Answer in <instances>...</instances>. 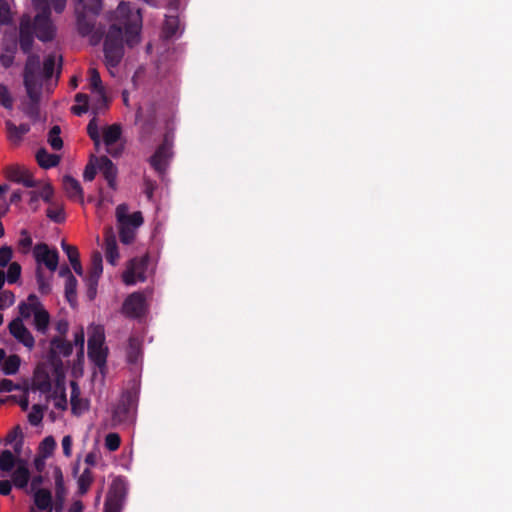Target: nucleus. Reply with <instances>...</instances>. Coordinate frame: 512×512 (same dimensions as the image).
I'll list each match as a JSON object with an SVG mask.
<instances>
[{"instance_id": "obj_1", "label": "nucleus", "mask_w": 512, "mask_h": 512, "mask_svg": "<svg viewBox=\"0 0 512 512\" xmlns=\"http://www.w3.org/2000/svg\"><path fill=\"white\" fill-rule=\"evenodd\" d=\"M115 19L119 25L110 26L104 41V54L108 66L115 67L121 61L124 55L123 37L125 29L126 43L133 46L139 42V31L141 28L142 17L140 10L133 11L125 3H119L115 10Z\"/></svg>"}, {"instance_id": "obj_2", "label": "nucleus", "mask_w": 512, "mask_h": 512, "mask_svg": "<svg viewBox=\"0 0 512 512\" xmlns=\"http://www.w3.org/2000/svg\"><path fill=\"white\" fill-rule=\"evenodd\" d=\"M24 85L30 103L23 108V111L32 119L39 115L38 101L41 94V76L39 74V56L30 54L24 67Z\"/></svg>"}, {"instance_id": "obj_3", "label": "nucleus", "mask_w": 512, "mask_h": 512, "mask_svg": "<svg viewBox=\"0 0 512 512\" xmlns=\"http://www.w3.org/2000/svg\"><path fill=\"white\" fill-rule=\"evenodd\" d=\"M126 204H120L116 208V219L119 227L120 240L124 244H130L135 238L136 229L143 224L141 212L129 214Z\"/></svg>"}, {"instance_id": "obj_4", "label": "nucleus", "mask_w": 512, "mask_h": 512, "mask_svg": "<svg viewBox=\"0 0 512 512\" xmlns=\"http://www.w3.org/2000/svg\"><path fill=\"white\" fill-rule=\"evenodd\" d=\"M32 3L39 11L33 23L31 22L32 30L40 41H51L55 35V26L50 18L51 13L47 0H32Z\"/></svg>"}, {"instance_id": "obj_5", "label": "nucleus", "mask_w": 512, "mask_h": 512, "mask_svg": "<svg viewBox=\"0 0 512 512\" xmlns=\"http://www.w3.org/2000/svg\"><path fill=\"white\" fill-rule=\"evenodd\" d=\"M104 330L101 326L90 328L88 338V357L97 365L102 367L106 363L107 349L104 347Z\"/></svg>"}, {"instance_id": "obj_6", "label": "nucleus", "mask_w": 512, "mask_h": 512, "mask_svg": "<svg viewBox=\"0 0 512 512\" xmlns=\"http://www.w3.org/2000/svg\"><path fill=\"white\" fill-rule=\"evenodd\" d=\"M127 493L126 481L121 478H115L109 488L106 501H105V512H121L123 503Z\"/></svg>"}, {"instance_id": "obj_7", "label": "nucleus", "mask_w": 512, "mask_h": 512, "mask_svg": "<svg viewBox=\"0 0 512 512\" xmlns=\"http://www.w3.org/2000/svg\"><path fill=\"white\" fill-rule=\"evenodd\" d=\"M148 262V254L131 259L122 275L124 283L127 285H133L137 282H144L147 278L146 271Z\"/></svg>"}, {"instance_id": "obj_8", "label": "nucleus", "mask_w": 512, "mask_h": 512, "mask_svg": "<svg viewBox=\"0 0 512 512\" xmlns=\"http://www.w3.org/2000/svg\"><path fill=\"white\" fill-rule=\"evenodd\" d=\"M89 82L90 90L95 96L91 102V109L94 114L99 113L101 110L106 109L108 106V99L106 96L105 87L102 84L100 74L95 68L89 69Z\"/></svg>"}, {"instance_id": "obj_9", "label": "nucleus", "mask_w": 512, "mask_h": 512, "mask_svg": "<svg viewBox=\"0 0 512 512\" xmlns=\"http://www.w3.org/2000/svg\"><path fill=\"white\" fill-rule=\"evenodd\" d=\"M147 311L146 297L142 292L130 294L122 305V313L130 318H139Z\"/></svg>"}, {"instance_id": "obj_10", "label": "nucleus", "mask_w": 512, "mask_h": 512, "mask_svg": "<svg viewBox=\"0 0 512 512\" xmlns=\"http://www.w3.org/2000/svg\"><path fill=\"white\" fill-rule=\"evenodd\" d=\"M172 156V142L169 141L168 136L160 145L153 156L150 158L151 166L160 174L164 173L168 165L169 159Z\"/></svg>"}, {"instance_id": "obj_11", "label": "nucleus", "mask_w": 512, "mask_h": 512, "mask_svg": "<svg viewBox=\"0 0 512 512\" xmlns=\"http://www.w3.org/2000/svg\"><path fill=\"white\" fill-rule=\"evenodd\" d=\"M33 253L38 264H44L50 271L57 269L59 256L56 250H50L46 244H37Z\"/></svg>"}, {"instance_id": "obj_12", "label": "nucleus", "mask_w": 512, "mask_h": 512, "mask_svg": "<svg viewBox=\"0 0 512 512\" xmlns=\"http://www.w3.org/2000/svg\"><path fill=\"white\" fill-rule=\"evenodd\" d=\"M73 351L72 344L62 337H54L50 342L49 360L56 364L61 357H68Z\"/></svg>"}, {"instance_id": "obj_13", "label": "nucleus", "mask_w": 512, "mask_h": 512, "mask_svg": "<svg viewBox=\"0 0 512 512\" xmlns=\"http://www.w3.org/2000/svg\"><path fill=\"white\" fill-rule=\"evenodd\" d=\"M9 331L15 339H17L29 350H31L34 347V337L30 333V331L25 327L20 318L14 319L9 324Z\"/></svg>"}, {"instance_id": "obj_14", "label": "nucleus", "mask_w": 512, "mask_h": 512, "mask_svg": "<svg viewBox=\"0 0 512 512\" xmlns=\"http://www.w3.org/2000/svg\"><path fill=\"white\" fill-rule=\"evenodd\" d=\"M121 136V127L118 124H112L107 126L103 130V140L106 145L107 152L113 157H117L121 154V148H114L113 145L119 140Z\"/></svg>"}, {"instance_id": "obj_15", "label": "nucleus", "mask_w": 512, "mask_h": 512, "mask_svg": "<svg viewBox=\"0 0 512 512\" xmlns=\"http://www.w3.org/2000/svg\"><path fill=\"white\" fill-rule=\"evenodd\" d=\"M33 33L30 17H22L19 29V45L24 53H30L31 51L33 45Z\"/></svg>"}, {"instance_id": "obj_16", "label": "nucleus", "mask_w": 512, "mask_h": 512, "mask_svg": "<svg viewBox=\"0 0 512 512\" xmlns=\"http://www.w3.org/2000/svg\"><path fill=\"white\" fill-rule=\"evenodd\" d=\"M7 177L16 183L23 184L25 187H35L36 181L33 179L29 170L19 166H11L7 168Z\"/></svg>"}, {"instance_id": "obj_17", "label": "nucleus", "mask_w": 512, "mask_h": 512, "mask_svg": "<svg viewBox=\"0 0 512 512\" xmlns=\"http://www.w3.org/2000/svg\"><path fill=\"white\" fill-rule=\"evenodd\" d=\"M62 182H63V189H64L66 195L70 199H72L74 201H78L81 204H83L84 194H83V189H82L79 181L76 180L75 178H73L72 176L65 175L63 177Z\"/></svg>"}, {"instance_id": "obj_18", "label": "nucleus", "mask_w": 512, "mask_h": 512, "mask_svg": "<svg viewBox=\"0 0 512 512\" xmlns=\"http://www.w3.org/2000/svg\"><path fill=\"white\" fill-rule=\"evenodd\" d=\"M99 170L104 175L111 188L116 186L117 168L107 156L96 159Z\"/></svg>"}, {"instance_id": "obj_19", "label": "nucleus", "mask_w": 512, "mask_h": 512, "mask_svg": "<svg viewBox=\"0 0 512 512\" xmlns=\"http://www.w3.org/2000/svg\"><path fill=\"white\" fill-rule=\"evenodd\" d=\"M75 13L77 17V29L82 36L89 35L95 25L94 16L90 13L80 11V7H75Z\"/></svg>"}, {"instance_id": "obj_20", "label": "nucleus", "mask_w": 512, "mask_h": 512, "mask_svg": "<svg viewBox=\"0 0 512 512\" xmlns=\"http://www.w3.org/2000/svg\"><path fill=\"white\" fill-rule=\"evenodd\" d=\"M105 256L111 265H115L119 258L116 237L112 228H108L105 233Z\"/></svg>"}, {"instance_id": "obj_21", "label": "nucleus", "mask_w": 512, "mask_h": 512, "mask_svg": "<svg viewBox=\"0 0 512 512\" xmlns=\"http://www.w3.org/2000/svg\"><path fill=\"white\" fill-rule=\"evenodd\" d=\"M71 406L74 414H81L88 409L86 400L80 398V389L75 381H71Z\"/></svg>"}, {"instance_id": "obj_22", "label": "nucleus", "mask_w": 512, "mask_h": 512, "mask_svg": "<svg viewBox=\"0 0 512 512\" xmlns=\"http://www.w3.org/2000/svg\"><path fill=\"white\" fill-rule=\"evenodd\" d=\"M36 160L41 168L49 169L59 164L60 157L56 154L49 153L44 148H41L36 153Z\"/></svg>"}, {"instance_id": "obj_23", "label": "nucleus", "mask_w": 512, "mask_h": 512, "mask_svg": "<svg viewBox=\"0 0 512 512\" xmlns=\"http://www.w3.org/2000/svg\"><path fill=\"white\" fill-rule=\"evenodd\" d=\"M30 472L24 463H20L12 474L13 484L20 489L27 487Z\"/></svg>"}, {"instance_id": "obj_24", "label": "nucleus", "mask_w": 512, "mask_h": 512, "mask_svg": "<svg viewBox=\"0 0 512 512\" xmlns=\"http://www.w3.org/2000/svg\"><path fill=\"white\" fill-rule=\"evenodd\" d=\"M102 271H103L102 255L100 252L96 251L92 254V258H91L89 281L92 284H98V279L101 276Z\"/></svg>"}, {"instance_id": "obj_25", "label": "nucleus", "mask_w": 512, "mask_h": 512, "mask_svg": "<svg viewBox=\"0 0 512 512\" xmlns=\"http://www.w3.org/2000/svg\"><path fill=\"white\" fill-rule=\"evenodd\" d=\"M6 129L8 133L9 140L13 142H19L23 135L29 132L30 127L28 124H21L16 126L10 120L6 121Z\"/></svg>"}, {"instance_id": "obj_26", "label": "nucleus", "mask_w": 512, "mask_h": 512, "mask_svg": "<svg viewBox=\"0 0 512 512\" xmlns=\"http://www.w3.org/2000/svg\"><path fill=\"white\" fill-rule=\"evenodd\" d=\"M42 305L38 301L37 296L30 295L27 299V302L22 303L19 306V312L22 318H29L32 315L34 316L35 312L41 307Z\"/></svg>"}, {"instance_id": "obj_27", "label": "nucleus", "mask_w": 512, "mask_h": 512, "mask_svg": "<svg viewBox=\"0 0 512 512\" xmlns=\"http://www.w3.org/2000/svg\"><path fill=\"white\" fill-rule=\"evenodd\" d=\"M34 326L35 328L37 329V331L41 332V333H45L47 331V328H48V325H49V322H50V315L49 313L47 312V310H45L43 308V306H41L34 314Z\"/></svg>"}, {"instance_id": "obj_28", "label": "nucleus", "mask_w": 512, "mask_h": 512, "mask_svg": "<svg viewBox=\"0 0 512 512\" xmlns=\"http://www.w3.org/2000/svg\"><path fill=\"white\" fill-rule=\"evenodd\" d=\"M76 7H80V11L97 15L101 9V0H78Z\"/></svg>"}, {"instance_id": "obj_29", "label": "nucleus", "mask_w": 512, "mask_h": 512, "mask_svg": "<svg viewBox=\"0 0 512 512\" xmlns=\"http://www.w3.org/2000/svg\"><path fill=\"white\" fill-rule=\"evenodd\" d=\"M75 101L79 103L80 105H74L72 106L71 110L72 112L77 115L81 116L82 114L86 113L89 109V96L84 93H78L75 96Z\"/></svg>"}, {"instance_id": "obj_30", "label": "nucleus", "mask_w": 512, "mask_h": 512, "mask_svg": "<svg viewBox=\"0 0 512 512\" xmlns=\"http://www.w3.org/2000/svg\"><path fill=\"white\" fill-rule=\"evenodd\" d=\"M56 65V55H48L43 63V69L41 70V66L39 65V74L41 76V81L43 78L49 79L52 77L54 73V68Z\"/></svg>"}, {"instance_id": "obj_31", "label": "nucleus", "mask_w": 512, "mask_h": 512, "mask_svg": "<svg viewBox=\"0 0 512 512\" xmlns=\"http://www.w3.org/2000/svg\"><path fill=\"white\" fill-rule=\"evenodd\" d=\"M92 482V472L90 471V469L87 468L82 472L77 481L79 494L84 495L85 493H87Z\"/></svg>"}, {"instance_id": "obj_32", "label": "nucleus", "mask_w": 512, "mask_h": 512, "mask_svg": "<svg viewBox=\"0 0 512 512\" xmlns=\"http://www.w3.org/2000/svg\"><path fill=\"white\" fill-rule=\"evenodd\" d=\"M55 495H56L55 512H61L63 509V503H64V498H65V489L63 486V479H62L61 474L59 475V477L56 478Z\"/></svg>"}, {"instance_id": "obj_33", "label": "nucleus", "mask_w": 512, "mask_h": 512, "mask_svg": "<svg viewBox=\"0 0 512 512\" xmlns=\"http://www.w3.org/2000/svg\"><path fill=\"white\" fill-rule=\"evenodd\" d=\"M20 366V357L18 355H10L3 363L2 370L6 375L15 374Z\"/></svg>"}, {"instance_id": "obj_34", "label": "nucleus", "mask_w": 512, "mask_h": 512, "mask_svg": "<svg viewBox=\"0 0 512 512\" xmlns=\"http://www.w3.org/2000/svg\"><path fill=\"white\" fill-rule=\"evenodd\" d=\"M61 129L55 125L51 128L48 134V143L54 150H60L63 147V141L60 137Z\"/></svg>"}, {"instance_id": "obj_35", "label": "nucleus", "mask_w": 512, "mask_h": 512, "mask_svg": "<svg viewBox=\"0 0 512 512\" xmlns=\"http://www.w3.org/2000/svg\"><path fill=\"white\" fill-rule=\"evenodd\" d=\"M129 409V399L121 400L113 411L114 419L119 422L125 421L128 417Z\"/></svg>"}, {"instance_id": "obj_36", "label": "nucleus", "mask_w": 512, "mask_h": 512, "mask_svg": "<svg viewBox=\"0 0 512 512\" xmlns=\"http://www.w3.org/2000/svg\"><path fill=\"white\" fill-rule=\"evenodd\" d=\"M15 464V457L10 450H4L0 454V469L4 472L12 470Z\"/></svg>"}, {"instance_id": "obj_37", "label": "nucleus", "mask_w": 512, "mask_h": 512, "mask_svg": "<svg viewBox=\"0 0 512 512\" xmlns=\"http://www.w3.org/2000/svg\"><path fill=\"white\" fill-rule=\"evenodd\" d=\"M76 286L77 280L73 275H70L65 282V295L67 300L73 304L76 301Z\"/></svg>"}, {"instance_id": "obj_38", "label": "nucleus", "mask_w": 512, "mask_h": 512, "mask_svg": "<svg viewBox=\"0 0 512 512\" xmlns=\"http://www.w3.org/2000/svg\"><path fill=\"white\" fill-rule=\"evenodd\" d=\"M140 355V342L137 338H130L127 350V357L130 362H136Z\"/></svg>"}, {"instance_id": "obj_39", "label": "nucleus", "mask_w": 512, "mask_h": 512, "mask_svg": "<svg viewBox=\"0 0 512 512\" xmlns=\"http://www.w3.org/2000/svg\"><path fill=\"white\" fill-rule=\"evenodd\" d=\"M43 419V409L40 405L35 404L32 406L31 411L28 414V421L31 425L37 426Z\"/></svg>"}, {"instance_id": "obj_40", "label": "nucleus", "mask_w": 512, "mask_h": 512, "mask_svg": "<svg viewBox=\"0 0 512 512\" xmlns=\"http://www.w3.org/2000/svg\"><path fill=\"white\" fill-rule=\"evenodd\" d=\"M87 133L89 137L93 140L94 145L98 149L100 146V135L99 129L97 125V121L95 118L91 119L87 126Z\"/></svg>"}, {"instance_id": "obj_41", "label": "nucleus", "mask_w": 512, "mask_h": 512, "mask_svg": "<svg viewBox=\"0 0 512 512\" xmlns=\"http://www.w3.org/2000/svg\"><path fill=\"white\" fill-rule=\"evenodd\" d=\"M56 447V442L52 436H48L43 439L40 444V450L44 457H48L52 454Z\"/></svg>"}, {"instance_id": "obj_42", "label": "nucleus", "mask_w": 512, "mask_h": 512, "mask_svg": "<svg viewBox=\"0 0 512 512\" xmlns=\"http://www.w3.org/2000/svg\"><path fill=\"white\" fill-rule=\"evenodd\" d=\"M120 436L117 433H109L105 437V446L109 451H116L120 446Z\"/></svg>"}, {"instance_id": "obj_43", "label": "nucleus", "mask_w": 512, "mask_h": 512, "mask_svg": "<svg viewBox=\"0 0 512 512\" xmlns=\"http://www.w3.org/2000/svg\"><path fill=\"white\" fill-rule=\"evenodd\" d=\"M21 275V266L17 262H13L8 267L7 281L9 283H15Z\"/></svg>"}, {"instance_id": "obj_44", "label": "nucleus", "mask_w": 512, "mask_h": 512, "mask_svg": "<svg viewBox=\"0 0 512 512\" xmlns=\"http://www.w3.org/2000/svg\"><path fill=\"white\" fill-rule=\"evenodd\" d=\"M0 104L7 109H12L13 99L5 86L0 85Z\"/></svg>"}, {"instance_id": "obj_45", "label": "nucleus", "mask_w": 512, "mask_h": 512, "mask_svg": "<svg viewBox=\"0 0 512 512\" xmlns=\"http://www.w3.org/2000/svg\"><path fill=\"white\" fill-rule=\"evenodd\" d=\"M36 278H37V283H38V288H39V291L43 294H47L50 292V285L49 283L45 280L44 276H43V272H42V269L40 266H38L37 270H36Z\"/></svg>"}, {"instance_id": "obj_46", "label": "nucleus", "mask_w": 512, "mask_h": 512, "mask_svg": "<svg viewBox=\"0 0 512 512\" xmlns=\"http://www.w3.org/2000/svg\"><path fill=\"white\" fill-rule=\"evenodd\" d=\"M62 248H63L64 252L66 253L70 263L79 259V252H78L77 247H75L73 245H69L63 241Z\"/></svg>"}, {"instance_id": "obj_47", "label": "nucleus", "mask_w": 512, "mask_h": 512, "mask_svg": "<svg viewBox=\"0 0 512 512\" xmlns=\"http://www.w3.org/2000/svg\"><path fill=\"white\" fill-rule=\"evenodd\" d=\"M178 26V19L175 17H168L166 18L165 25H164V32L167 36H172L176 33Z\"/></svg>"}, {"instance_id": "obj_48", "label": "nucleus", "mask_w": 512, "mask_h": 512, "mask_svg": "<svg viewBox=\"0 0 512 512\" xmlns=\"http://www.w3.org/2000/svg\"><path fill=\"white\" fill-rule=\"evenodd\" d=\"M12 249L9 246L0 248V267H5L12 258Z\"/></svg>"}, {"instance_id": "obj_49", "label": "nucleus", "mask_w": 512, "mask_h": 512, "mask_svg": "<svg viewBox=\"0 0 512 512\" xmlns=\"http://www.w3.org/2000/svg\"><path fill=\"white\" fill-rule=\"evenodd\" d=\"M67 0H47V5L50 10L53 9L56 13L61 14L66 8Z\"/></svg>"}, {"instance_id": "obj_50", "label": "nucleus", "mask_w": 512, "mask_h": 512, "mask_svg": "<svg viewBox=\"0 0 512 512\" xmlns=\"http://www.w3.org/2000/svg\"><path fill=\"white\" fill-rule=\"evenodd\" d=\"M14 303V295L12 292L4 291L0 294V309L10 306Z\"/></svg>"}, {"instance_id": "obj_51", "label": "nucleus", "mask_w": 512, "mask_h": 512, "mask_svg": "<svg viewBox=\"0 0 512 512\" xmlns=\"http://www.w3.org/2000/svg\"><path fill=\"white\" fill-rule=\"evenodd\" d=\"M47 217L51 220L59 223L64 220L63 210L62 208H49L47 209Z\"/></svg>"}, {"instance_id": "obj_52", "label": "nucleus", "mask_w": 512, "mask_h": 512, "mask_svg": "<svg viewBox=\"0 0 512 512\" xmlns=\"http://www.w3.org/2000/svg\"><path fill=\"white\" fill-rule=\"evenodd\" d=\"M53 188L50 184H45L42 190L39 192L40 198H42L45 202L51 203L53 196Z\"/></svg>"}, {"instance_id": "obj_53", "label": "nucleus", "mask_w": 512, "mask_h": 512, "mask_svg": "<svg viewBox=\"0 0 512 512\" xmlns=\"http://www.w3.org/2000/svg\"><path fill=\"white\" fill-rule=\"evenodd\" d=\"M61 444L64 455L70 457L72 454V437L70 435L64 436Z\"/></svg>"}, {"instance_id": "obj_54", "label": "nucleus", "mask_w": 512, "mask_h": 512, "mask_svg": "<svg viewBox=\"0 0 512 512\" xmlns=\"http://www.w3.org/2000/svg\"><path fill=\"white\" fill-rule=\"evenodd\" d=\"M9 21V8L5 3H0V27Z\"/></svg>"}, {"instance_id": "obj_55", "label": "nucleus", "mask_w": 512, "mask_h": 512, "mask_svg": "<svg viewBox=\"0 0 512 512\" xmlns=\"http://www.w3.org/2000/svg\"><path fill=\"white\" fill-rule=\"evenodd\" d=\"M68 328H69V324L66 320H59L56 325H55V329L56 331L61 335V336H64L67 331H68Z\"/></svg>"}, {"instance_id": "obj_56", "label": "nucleus", "mask_w": 512, "mask_h": 512, "mask_svg": "<svg viewBox=\"0 0 512 512\" xmlns=\"http://www.w3.org/2000/svg\"><path fill=\"white\" fill-rule=\"evenodd\" d=\"M55 407L58 409L65 410L67 407V399L64 391L61 392L60 396L55 400Z\"/></svg>"}, {"instance_id": "obj_57", "label": "nucleus", "mask_w": 512, "mask_h": 512, "mask_svg": "<svg viewBox=\"0 0 512 512\" xmlns=\"http://www.w3.org/2000/svg\"><path fill=\"white\" fill-rule=\"evenodd\" d=\"M95 175H96L95 167L87 165L85 170H84V173H83L84 180L92 181L95 178Z\"/></svg>"}, {"instance_id": "obj_58", "label": "nucleus", "mask_w": 512, "mask_h": 512, "mask_svg": "<svg viewBox=\"0 0 512 512\" xmlns=\"http://www.w3.org/2000/svg\"><path fill=\"white\" fill-rule=\"evenodd\" d=\"M74 342H75L76 346L80 347V352L83 353V349H84V332H83L82 329L80 331H78L77 333H75V335H74Z\"/></svg>"}, {"instance_id": "obj_59", "label": "nucleus", "mask_w": 512, "mask_h": 512, "mask_svg": "<svg viewBox=\"0 0 512 512\" xmlns=\"http://www.w3.org/2000/svg\"><path fill=\"white\" fill-rule=\"evenodd\" d=\"M11 483L8 480H1L0 481V494L1 495H8L11 492Z\"/></svg>"}, {"instance_id": "obj_60", "label": "nucleus", "mask_w": 512, "mask_h": 512, "mask_svg": "<svg viewBox=\"0 0 512 512\" xmlns=\"http://www.w3.org/2000/svg\"><path fill=\"white\" fill-rule=\"evenodd\" d=\"M156 185L151 180L145 179V193L147 194L148 198L151 199L153 196V192Z\"/></svg>"}, {"instance_id": "obj_61", "label": "nucleus", "mask_w": 512, "mask_h": 512, "mask_svg": "<svg viewBox=\"0 0 512 512\" xmlns=\"http://www.w3.org/2000/svg\"><path fill=\"white\" fill-rule=\"evenodd\" d=\"M84 505L82 501L76 500L74 501L68 509V512H83Z\"/></svg>"}, {"instance_id": "obj_62", "label": "nucleus", "mask_w": 512, "mask_h": 512, "mask_svg": "<svg viewBox=\"0 0 512 512\" xmlns=\"http://www.w3.org/2000/svg\"><path fill=\"white\" fill-rule=\"evenodd\" d=\"M13 387L14 386H13V383L11 380L5 379V380L1 381V383H0V389L2 391L10 392L13 390Z\"/></svg>"}, {"instance_id": "obj_63", "label": "nucleus", "mask_w": 512, "mask_h": 512, "mask_svg": "<svg viewBox=\"0 0 512 512\" xmlns=\"http://www.w3.org/2000/svg\"><path fill=\"white\" fill-rule=\"evenodd\" d=\"M87 281H88V297L90 298V300H93L96 295L97 284H92L89 281V278L87 279Z\"/></svg>"}, {"instance_id": "obj_64", "label": "nucleus", "mask_w": 512, "mask_h": 512, "mask_svg": "<svg viewBox=\"0 0 512 512\" xmlns=\"http://www.w3.org/2000/svg\"><path fill=\"white\" fill-rule=\"evenodd\" d=\"M97 456L95 453H88L85 457V462L91 466L96 464Z\"/></svg>"}]
</instances>
